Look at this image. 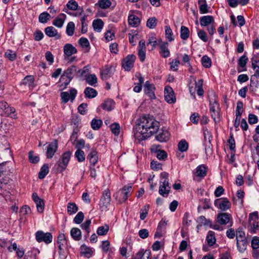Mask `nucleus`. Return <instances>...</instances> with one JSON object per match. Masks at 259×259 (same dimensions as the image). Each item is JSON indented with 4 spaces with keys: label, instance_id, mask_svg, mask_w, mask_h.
I'll use <instances>...</instances> for the list:
<instances>
[{
    "label": "nucleus",
    "instance_id": "nucleus-60",
    "mask_svg": "<svg viewBox=\"0 0 259 259\" xmlns=\"http://www.w3.org/2000/svg\"><path fill=\"white\" fill-rule=\"evenodd\" d=\"M79 131V129L74 128L72 135L70 138V141L72 144L75 145V143L77 140V133Z\"/></svg>",
    "mask_w": 259,
    "mask_h": 259
},
{
    "label": "nucleus",
    "instance_id": "nucleus-14",
    "mask_svg": "<svg viewBox=\"0 0 259 259\" xmlns=\"http://www.w3.org/2000/svg\"><path fill=\"white\" fill-rule=\"evenodd\" d=\"M111 201L110 193L109 190H104L100 199V205L102 207L107 208Z\"/></svg>",
    "mask_w": 259,
    "mask_h": 259
},
{
    "label": "nucleus",
    "instance_id": "nucleus-28",
    "mask_svg": "<svg viewBox=\"0 0 259 259\" xmlns=\"http://www.w3.org/2000/svg\"><path fill=\"white\" fill-rule=\"evenodd\" d=\"M128 23L131 26L136 27L140 25V20L138 16L131 15L128 18Z\"/></svg>",
    "mask_w": 259,
    "mask_h": 259
},
{
    "label": "nucleus",
    "instance_id": "nucleus-8",
    "mask_svg": "<svg viewBox=\"0 0 259 259\" xmlns=\"http://www.w3.org/2000/svg\"><path fill=\"white\" fill-rule=\"evenodd\" d=\"M132 186L130 185L125 186L117 194V196L116 198L117 199V197L119 196V202L120 203H122L123 202L125 201L128 196L131 193L132 191Z\"/></svg>",
    "mask_w": 259,
    "mask_h": 259
},
{
    "label": "nucleus",
    "instance_id": "nucleus-16",
    "mask_svg": "<svg viewBox=\"0 0 259 259\" xmlns=\"http://www.w3.org/2000/svg\"><path fill=\"white\" fill-rule=\"evenodd\" d=\"M155 87L153 84L147 81L144 85V91L145 93L148 95L151 99L155 98L154 94Z\"/></svg>",
    "mask_w": 259,
    "mask_h": 259
},
{
    "label": "nucleus",
    "instance_id": "nucleus-6",
    "mask_svg": "<svg viewBox=\"0 0 259 259\" xmlns=\"http://www.w3.org/2000/svg\"><path fill=\"white\" fill-rule=\"evenodd\" d=\"M35 239L38 242H44L46 244H49L52 241L53 237L51 233H44L42 231H38L35 233Z\"/></svg>",
    "mask_w": 259,
    "mask_h": 259
},
{
    "label": "nucleus",
    "instance_id": "nucleus-13",
    "mask_svg": "<svg viewBox=\"0 0 259 259\" xmlns=\"http://www.w3.org/2000/svg\"><path fill=\"white\" fill-rule=\"evenodd\" d=\"M164 98L165 101L169 103L176 102V98L172 89L169 86H166L164 89Z\"/></svg>",
    "mask_w": 259,
    "mask_h": 259
},
{
    "label": "nucleus",
    "instance_id": "nucleus-53",
    "mask_svg": "<svg viewBox=\"0 0 259 259\" xmlns=\"http://www.w3.org/2000/svg\"><path fill=\"white\" fill-rule=\"evenodd\" d=\"M202 65L205 68H209L211 65V61L209 57L207 56H204L201 59Z\"/></svg>",
    "mask_w": 259,
    "mask_h": 259
},
{
    "label": "nucleus",
    "instance_id": "nucleus-40",
    "mask_svg": "<svg viewBox=\"0 0 259 259\" xmlns=\"http://www.w3.org/2000/svg\"><path fill=\"white\" fill-rule=\"evenodd\" d=\"M71 124L74 125V128L78 129L81 126V120L78 115H73L72 116Z\"/></svg>",
    "mask_w": 259,
    "mask_h": 259
},
{
    "label": "nucleus",
    "instance_id": "nucleus-31",
    "mask_svg": "<svg viewBox=\"0 0 259 259\" xmlns=\"http://www.w3.org/2000/svg\"><path fill=\"white\" fill-rule=\"evenodd\" d=\"M206 241L209 246L213 245L216 242V238L215 236V233L213 231H209L208 232L206 236Z\"/></svg>",
    "mask_w": 259,
    "mask_h": 259
},
{
    "label": "nucleus",
    "instance_id": "nucleus-26",
    "mask_svg": "<svg viewBox=\"0 0 259 259\" xmlns=\"http://www.w3.org/2000/svg\"><path fill=\"white\" fill-rule=\"evenodd\" d=\"M57 244L59 250H61L62 248H66L67 246V241L64 234H60L58 235Z\"/></svg>",
    "mask_w": 259,
    "mask_h": 259
},
{
    "label": "nucleus",
    "instance_id": "nucleus-52",
    "mask_svg": "<svg viewBox=\"0 0 259 259\" xmlns=\"http://www.w3.org/2000/svg\"><path fill=\"white\" fill-rule=\"evenodd\" d=\"M75 157L78 162H82L85 160L84 152L81 150H77L75 153Z\"/></svg>",
    "mask_w": 259,
    "mask_h": 259
},
{
    "label": "nucleus",
    "instance_id": "nucleus-47",
    "mask_svg": "<svg viewBox=\"0 0 259 259\" xmlns=\"http://www.w3.org/2000/svg\"><path fill=\"white\" fill-rule=\"evenodd\" d=\"M51 15L47 12L41 13L38 17L39 22L41 23H46L50 19Z\"/></svg>",
    "mask_w": 259,
    "mask_h": 259
},
{
    "label": "nucleus",
    "instance_id": "nucleus-11",
    "mask_svg": "<svg viewBox=\"0 0 259 259\" xmlns=\"http://www.w3.org/2000/svg\"><path fill=\"white\" fill-rule=\"evenodd\" d=\"M214 204L223 211H225L231 207V203L227 198L216 199L214 201Z\"/></svg>",
    "mask_w": 259,
    "mask_h": 259
},
{
    "label": "nucleus",
    "instance_id": "nucleus-22",
    "mask_svg": "<svg viewBox=\"0 0 259 259\" xmlns=\"http://www.w3.org/2000/svg\"><path fill=\"white\" fill-rule=\"evenodd\" d=\"M200 23L202 26H208L214 24L213 17L210 15L204 16L200 18Z\"/></svg>",
    "mask_w": 259,
    "mask_h": 259
},
{
    "label": "nucleus",
    "instance_id": "nucleus-44",
    "mask_svg": "<svg viewBox=\"0 0 259 259\" xmlns=\"http://www.w3.org/2000/svg\"><path fill=\"white\" fill-rule=\"evenodd\" d=\"M181 38L183 40H186L189 36V30L184 26H182L181 27Z\"/></svg>",
    "mask_w": 259,
    "mask_h": 259
},
{
    "label": "nucleus",
    "instance_id": "nucleus-54",
    "mask_svg": "<svg viewBox=\"0 0 259 259\" xmlns=\"http://www.w3.org/2000/svg\"><path fill=\"white\" fill-rule=\"evenodd\" d=\"M80 249L81 254L84 255L85 256H87L88 257H89L90 256V255L92 254V251L90 248L88 247L85 245H83L81 246Z\"/></svg>",
    "mask_w": 259,
    "mask_h": 259
},
{
    "label": "nucleus",
    "instance_id": "nucleus-21",
    "mask_svg": "<svg viewBox=\"0 0 259 259\" xmlns=\"http://www.w3.org/2000/svg\"><path fill=\"white\" fill-rule=\"evenodd\" d=\"M77 71V67L74 65H72L71 67L67 68L66 70L62 76L63 77L64 76H66L69 79L68 81L65 83L66 84H67L69 83L71 80L73 78L75 73Z\"/></svg>",
    "mask_w": 259,
    "mask_h": 259
},
{
    "label": "nucleus",
    "instance_id": "nucleus-29",
    "mask_svg": "<svg viewBox=\"0 0 259 259\" xmlns=\"http://www.w3.org/2000/svg\"><path fill=\"white\" fill-rule=\"evenodd\" d=\"M114 104L115 103L113 100L108 99L103 103L101 106L104 110L109 111L114 109Z\"/></svg>",
    "mask_w": 259,
    "mask_h": 259
},
{
    "label": "nucleus",
    "instance_id": "nucleus-43",
    "mask_svg": "<svg viewBox=\"0 0 259 259\" xmlns=\"http://www.w3.org/2000/svg\"><path fill=\"white\" fill-rule=\"evenodd\" d=\"M109 225L105 224V225L100 226L98 228L97 233L100 236L105 235L109 231Z\"/></svg>",
    "mask_w": 259,
    "mask_h": 259
},
{
    "label": "nucleus",
    "instance_id": "nucleus-3",
    "mask_svg": "<svg viewBox=\"0 0 259 259\" xmlns=\"http://www.w3.org/2000/svg\"><path fill=\"white\" fill-rule=\"evenodd\" d=\"M168 174L163 172L160 174V181L159 193L164 197H167L169 193L170 187L168 180Z\"/></svg>",
    "mask_w": 259,
    "mask_h": 259
},
{
    "label": "nucleus",
    "instance_id": "nucleus-45",
    "mask_svg": "<svg viewBox=\"0 0 259 259\" xmlns=\"http://www.w3.org/2000/svg\"><path fill=\"white\" fill-rule=\"evenodd\" d=\"M165 29V37L167 39H168L169 41H172L174 40V37L173 36V32L170 29L169 26H165L164 27Z\"/></svg>",
    "mask_w": 259,
    "mask_h": 259
},
{
    "label": "nucleus",
    "instance_id": "nucleus-57",
    "mask_svg": "<svg viewBox=\"0 0 259 259\" xmlns=\"http://www.w3.org/2000/svg\"><path fill=\"white\" fill-rule=\"evenodd\" d=\"M139 82L137 85L134 88V91L136 93H139L142 90V84L144 82V78L142 76L138 77Z\"/></svg>",
    "mask_w": 259,
    "mask_h": 259
},
{
    "label": "nucleus",
    "instance_id": "nucleus-41",
    "mask_svg": "<svg viewBox=\"0 0 259 259\" xmlns=\"http://www.w3.org/2000/svg\"><path fill=\"white\" fill-rule=\"evenodd\" d=\"M78 210V207L74 203L69 202L67 205V212L69 215L75 213Z\"/></svg>",
    "mask_w": 259,
    "mask_h": 259
},
{
    "label": "nucleus",
    "instance_id": "nucleus-27",
    "mask_svg": "<svg viewBox=\"0 0 259 259\" xmlns=\"http://www.w3.org/2000/svg\"><path fill=\"white\" fill-rule=\"evenodd\" d=\"M88 158L89 159L91 165L95 166L98 161L97 152L95 150L92 149L89 154Z\"/></svg>",
    "mask_w": 259,
    "mask_h": 259
},
{
    "label": "nucleus",
    "instance_id": "nucleus-18",
    "mask_svg": "<svg viewBox=\"0 0 259 259\" xmlns=\"http://www.w3.org/2000/svg\"><path fill=\"white\" fill-rule=\"evenodd\" d=\"M138 56L141 62H144L146 56V46L144 40H141L138 45Z\"/></svg>",
    "mask_w": 259,
    "mask_h": 259
},
{
    "label": "nucleus",
    "instance_id": "nucleus-7",
    "mask_svg": "<svg viewBox=\"0 0 259 259\" xmlns=\"http://www.w3.org/2000/svg\"><path fill=\"white\" fill-rule=\"evenodd\" d=\"M195 88L193 89V87L189 88V91L191 94V96L193 97V98H195V93L197 92V94L199 96H202L203 95L204 91L202 88L203 84V80L199 79L198 81H196L195 80Z\"/></svg>",
    "mask_w": 259,
    "mask_h": 259
},
{
    "label": "nucleus",
    "instance_id": "nucleus-20",
    "mask_svg": "<svg viewBox=\"0 0 259 259\" xmlns=\"http://www.w3.org/2000/svg\"><path fill=\"white\" fill-rule=\"evenodd\" d=\"M160 48V54L163 58H167L170 55L168 49V44L167 42L160 41L158 43Z\"/></svg>",
    "mask_w": 259,
    "mask_h": 259
},
{
    "label": "nucleus",
    "instance_id": "nucleus-64",
    "mask_svg": "<svg viewBox=\"0 0 259 259\" xmlns=\"http://www.w3.org/2000/svg\"><path fill=\"white\" fill-rule=\"evenodd\" d=\"M78 42L82 48H87L90 47L89 41L87 38L81 37L79 39Z\"/></svg>",
    "mask_w": 259,
    "mask_h": 259
},
{
    "label": "nucleus",
    "instance_id": "nucleus-4",
    "mask_svg": "<svg viewBox=\"0 0 259 259\" xmlns=\"http://www.w3.org/2000/svg\"><path fill=\"white\" fill-rule=\"evenodd\" d=\"M71 155V153L69 151H66L62 154L61 159L57 162L58 167L57 168L58 171L62 172L66 169L69 162Z\"/></svg>",
    "mask_w": 259,
    "mask_h": 259
},
{
    "label": "nucleus",
    "instance_id": "nucleus-34",
    "mask_svg": "<svg viewBox=\"0 0 259 259\" xmlns=\"http://www.w3.org/2000/svg\"><path fill=\"white\" fill-rule=\"evenodd\" d=\"M237 241V248L239 252H243L246 249L247 242L246 239H240Z\"/></svg>",
    "mask_w": 259,
    "mask_h": 259
},
{
    "label": "nucleus",
    "instance_id": "nucleus-56",
    "mask_svg": "<svg viewBox=\"0 0 259 259\" xmlns=\"http://www.w3.org/2000/svg\"><path fill=\"white\" fill-rule=\"evenodd\" d=\"M67 7L71 10L75 11L78 8L77 3L74 0H70L66 5Z\"/></svg>",
    "mask_w": 259,
    "mask_h": 259
},
{
    "label": "nucleus",
    "instance_id": "nucleus-2",
    "mask_svg": "<svg viewBox=\"0 0 259 259\" xmlns=\"http://www.w3.org/2000/svg\"><path fill=\"white\" fill-rule=\"evenodd\" d=\"M209 111L211 117L215 123L220 122L221 118L220 107L216 94L212 92L208 95Z\"/></svg>",
    "mask_w": 259,
    "mask_h": 259
},
{
    "label": "nucleus",
    "instance_id": "nucleus-62",
    "mask_svg": "<svg viewBox=\"0 0 259 259\" xmlns=\"http://www.w3.org/2000/svg\"><path fill=\"white\" fill-rule=\"evenodd\" d=\"M248 61V58L247 56L244 54L238 60V65L241 67H245L246 66V63Z\"/></svg>",
    "mask_w": 259,
    "mask_h": 259
},
{
    "label": "nucleus",
    "instance_id": "nucleus-1",
    "mask_svg": "<svg viewBox=\"0 0 259 259\" xmlns=\"http://www.w3.org/2000/svg\"><path fill=\"white\" fill-rule=\"evenodd\" d=\"M159 128V122L149 115L140 117L137 121L134 132L135 139L139 142L145 140L157 133L156 139L160 142H165L170 138L169 131L165 128Z\"/></svg>",
    "mask_w": 259,
    "mask_h": 259
},
{
    "label": "nucleus",
    "instance_id": "nucleus-36",
    "mask_svg": "<svg viewBox=\"0 0 259 259\" xmlns=\"http://www.w3.org/2000/svg\"><path fill=\"white\" fill-rule=\"evenodd\" d=\"M200 13L205 14L208 12L206 0H199L198 2Z\"/></svg>",
    "mask_w": 259,
    "mask_h": 259
},
{
    "label": "nucleus",
    "instance_id": "nucleus-39",
    "mask_svg": "<svg viewBox=\"0 0 259 259\" xmlns=\"http://www.w3.org/2000/svg\"><path fill=\"white\" fill-rule=\"evenodd\" d=\"M4 113L6 116H10L13 118H16V114H15V109L12 107H8L4 111Z\"/></svg>",
    "mask_w": 259,
    "mask_h": 259
},
{
    "label": "nucleus",
    "instance_id": "nucleus-37",
    "mask_svg": "<svg viewBox=\"0 0 259 259\" xmlns=\"http://www.w3.org/2000/svg\"><path fill=\"white\" fill-rule=\"evenodd\" d=\"M34 83V77L32 75L26 76L22 80V84L27 85L28 87H33Z\"/></svg>",
    "mask_w": 259,
    "mask_h": 259
},
{
    "label": "nucleus",
    "instance_id": "nucleus-10",
    "mask_svg": "<svg viewBox=\"0 0 259 259\" xmlns=\"http://www.w3.org/2000/svg\"><path fill=\"white\" fill-rule=\"evenodd\" d=\"M77 94V91L75 89H71L69 90V93L67 92H63L60 94L61 100L63 103H66L69 100L72 102L74 100Z\"/></svg>",
    "mask_w": 259,
    "mask_h": 259
},
{
    "label": "nucleus",
    "instance_id": "nucleus-42",
    "mask_svg": "<svg viewBox=\"0 0 259 259\" xmlns=\"http://www.w3.org/2000/svg\"><path fill=\"white\" fill-rule=\"evenodd\" d=\"M85 80L89 84L95 87V84L97 82V78L95 74H90L86 76Z\"/></svg>",
    "mask_w": 259,
    "mask_h": 259
},
{
    "label": "nucleus",
    "instance_id": "nucleus-46",
    "mask_svg": "<svg viewBox=\"0 0 259 259\" xmlns=\"http://www.w3.org/2000/svg\"><path fill=\"white\" fill-rule=\"evenodd\" d=\"M49 173V167L47 164H45L42 165L40 168V170L38 173V178L40 179H44L46 176Z\"/></svg>",
    "mask_w": 259,
    "mask_h": 259
},
{
    "label": "nucleus",
    "instance_id": "nucleus-15",
    "mask_svg": "<svg viewBox=\"0 0 259 259\" xmlns=\"http://www.w3.org/2000/svg\"><path fill=\"white\" fill-rule=\"evenodd\" d=\"M232 220L231 214L226 212H222L218 214L217 221L221 225H226Z\"/></svg>",
    "mask_w": 259,
    "mask_h": 259
},
{
    "label": "nucleus",
    "instance_id": "nucleus-17",
    "mask_svg": "<svg viewBox=\"0 0 259 259\" xmlns=\"http://www.w3.org/2000/svg\"><path fill=\"white\" fill-rule=\"evenodd\" d=\"M58 148L57 142L55 140L50 143L48 147L46 152L47 158H52L56 152Z\"/></svg>",
    "mask_w": 259,
    "mask_h": 259
},
{
    "label": "nucleus",
    "instance_id": "nucleus-51",
    "mask_svg": "<svg viewBox=\"0 0 259 259\" xmlns=\"http://www.w3.org/2000/svg\"><path fill=\"white\" fill-rule=\"evenodd\" d=\"M157 20L156 18L152 17L148 19L147 21L146 25L150 29H153L155 28L157 25Z\"/></svg>",
    "mask_w": 259,
    "mask_h": 259
},
{
    "label": "nucleus",
    "instance_id": "nucleus-19",
    "mask_svg": "<svg viewBox=\"0 0 259 259\" xmlns=\"http://www.w3.org/2000/svg\"><path fill=\"white\" fill-rule=\"evenodd\" d=\"M65 59L77 53V49L70 44H66L63 47Z\"/></svg>",
    "mask_w": 259,
    "mask_h": 259
},
{
    "label": "nucleus",
    "instance_id": "nucleus-63",
    "mask_svg": "<svg viewBox=\"0 0 259 259\" xmlns=\"http://www.w3.org/2000/svg\"><path fill=\"white\" fill-rule=\"evenodd\" d=\"M28 157H29V160L30 161V162L33 163H36L39 160V157L37 155H34L33 151H30L29 152Z\"/></svg>",
    "mask_w": 259,
    "mask_h": 259
},
{
    "label": "nucleus",
    "instance_id": "nucleus-50",
    "mask_svg": "<svg viewBox=\"0 0 259 259\" xmlns=\"http://www.w3.org/2000/svg\"><path fill=\"white\" fill-rule=\"evenodd\" d=\"M188 147V143L185 140H181L178 145V149L182 152L186 151Z\"/></svg>",
    "mask_w": 259,
    "mask_h": 259
},
{
    "label": "nucleus",
    "instance_id": "nucleus-48",
    "mask_svg": "<svg viewBox=\"0 0 259 259\" xmlns=\"http://www.w3.org/2000/svg\"><path fill=\"white\" fill-rule=\"evenodd\" d=\"M102 123L101 119H93L91 122V127L94 130H98L101 126Z\"/></svg>",
    "mask_w": 259,
    "mask_h": 259
},
{
    "label": "nucleus",
    "instance_id": "nucleus-32",
    "mask_svg": "<svg viewBox=\"0 0 259 259\" xmlns=\"http://www.w3.org/2000/svg\"><path fill=\"white\" fill-rule=\"evenodd\" d=\"M206 167L203 165H200L196 168V175L197 177L203 178L207 174Z\"/></svg>",
    "mask_w": 259,
    "mask_h": 259
},
{
    "label": "nucleus",
    "instance_id": "nucleus-59",
    "mask_svg": "<svg viewBox=\"0 0 259 259\" xmlns=\"http://www.w3.org/2000/svg\"><path fill=\"white\" fill-rule=\"evenodd\" d=\"M110 130L115 135H118L120 133V125L117 123H114L110 125Z\"/></svg>",
    "mask_w": 259,
    "mask_h": 259
},
{
    "label": "nucleus",
    "instance_id": "nucleus-25",
    "mask_svg": "<svg viewBox=\"0 0 259 259\" xmlns=\"http://www.w3.org/2000/svg\"><path fill=\"white\" fill-rule=\"evenodd\" d=\"M45 33L49 37H56L57 39H59L61 37L60 35L58 33L57 29L53 26H49L45 28Z\"/></svg>",
    "mask_w": 259,
    "mask_h": 259
},
{
    "label": "nucleus",
    "instance_id": "nucleus-30",
    "mask_svg": "<svg viewBox=\"0 0 259 259\" xmlns=\"http://www.w3.org/2000/svg\"><path fill=\"white\" fill-rule=\"evenodd\" d=\"M70 235L72 238L76 241H79L81 238V232L77 228H73L70 231Z\"/></svg>",
    "mask_w": 259,
    "mask_h": 259
},
{
    "label": "nucleus",
    "instance_id": "nucleus-12",
    "mask_svg": "<svg viewBox=\"0 0 259 259\" xmlns=\"http://www.w3.org/2000/svg\"><path fill=\"white\" fill-rule=\"evenodd\" d=\"M114 71L115 69L112 66L106 65L104 69L101 70V78L104 80H107L113 74Z\"/></svg>",
    "mask_w": 259,
    "mask_h": 259
},
{
    "label": "nucleus",
    "instance_id": "nucleus-49",
    "mask_svg": "<svg viewBox=\"0 0 259 259\" xmlns=\"http://www.w3.org/2000/svg\"><path fill=\"white\" fill-rule=\"evenodd\" d=\"M75 29V24L73 22H69L66 27V33L68 36H72Z\"/></svg>",
    "mask_w": 259,
    "mask_h": 259
},
{
    "label": "nucleus",
    "instance_id": "nucleus-58",
    "mask_svg": "<svg viewBox=\"0 0 259 259\" xmlns=\"http://www.w3.org/2000/svg\"><path fill=\"white\" fill-rule=\"evenodd\" d=\"M5 57L11 61L15 60L16 58L15 53L10 50H8L5 54Z\"/></svg>",
    "mask_w": 259,
    "mask_h": 259
},
{
    "label": "nucleus",
    "instance_id": "nucleus-38",
    "mask_svg": "<svg viewBox=\"0 0 259 259\" xmlns=\"http://www.w3.org/2000/svg\"><path fill=\"white\" fill-rule=\"evenodd\" d=\"M111 2L110 0H99L96 5H98L102 9H106L111 6Z\"/></svg>",
    "mask_w": 259,
    "mask_h": 259
},
{
    "label": "nucleus",
    "instance_id": "nucleus-5",
    "mask_svg": "<svg viewBox=\"0 0 259 259\" xmlns=\"http://www.w3.org/2000/svg\"><path fill=\"white\" fill-rule=\"evenodd\" d=\"M258 213L257 211L252 212L249 215V231L251 233H255L256 230L258 228Z\"/></svg>",
    "mask_w": 259,
    "mask_h": 259
},
{
    "label": "nucleus",
    "instance_id": "nucleus-33",
    "mask_svg": "<svg viewBox=\"0 0 259 259\" xmlns=\"http://www.w3.org/2000/svg\"><path fill=\"white\" fill-rule=\"evenodd\" d=\"M84 93L85 97L90 99L95 98L97 95V91L90 87L86 88L84 90Z\"/></svg>",
    "mask_w": 259,
    "mask_h": 259
},
{
    "label": "nucleus",
    "instance_id": "nucleus-24",
    "mask_svg": "<svg viewBox=\"0 0 259 259\" xmlns=\"http://www.w3.org/2000/svg\"><path fill=\"white\" fill-rule=\"evenodd\" d=\"M150 253L149 250L142 249L133 256L132 259H149Z\"/></svg>",
    "mask_w": 259,
    "mask_h": 259
},
{
    "label": "nucleus",
    "instance_id": "nucleus-55",
    "mask_svg": "<svg viewBox=\"0 0 259 259\" xmlns=\"http://www.w3.org/2000/svg\"><path fill=\"white\" fill-rule=\"evenodd\" d=\"M149 209V205H146L140 211V219L144 220L147 217Z\"/></svg>",
    "mask_w": 259,
    "mask_h": 259
},
{
    "label": "nucleus",
    "instance_id": "nucleus-23",
    "mask_svg": "<svg viewBox=\"0 0 259 259\" xmlns=\"http://www.w3.org/2000/svg\"><path fill=\"white\" fill-rule=\"evenodd\" d=\"M66 15L63 13L60 14L53 21V24L58 27L61 28L64 23Z\"/></svg>",
    "mask_w": 259,
    "mask_h": 259
},
{
    "label": "nucleus",
    "instance_id": "nucleus-35",
    "mask_svg": "<svg viewBox=\"0 0 259 259\" xmlns=\"http://www.w3.org/2000/svg\"><path fill=\"white\" fill-rule=\"evenodd\" d=\"M104 23L101 19H97L94 20L93 22V27L95 31L100 32L103 27Z\"/></svg>",
    "mask_w": 259,
    "mask_h": 259
},
{
    "label": "nucleus",
    "instance_id": "nucleus-9",
    "mask_svg": "<svg viewBox=\"0 0 259 259\" xmlns=\"http://www.w3.org/2000/svg\"><path fill=\"white\" fill-rule=\"evenodd\" d=\"M136 59L134 55H129L127 56L122 62V66L125 71H130L133 67L134 64Z\"/></svg>",
    "mask_w": 259,
    "mask_h": 259
},
{
    "label": "nucleus",
    "instance_id": "nucleus-61",
    "mask_svg": "<svg viewBox=\"0 0 259 259\" xmlns=\"http://www.w3.org/2000/svg\"><path fill=\"white\" fill-rule=\"evenodd\" d=\"M84 219V214L82 212L80 211L76 215L73 219V221L75 224H80Z\"/></svg>",
    "mask_w": 259,
    "mask_h": 259
}]
</instances>
